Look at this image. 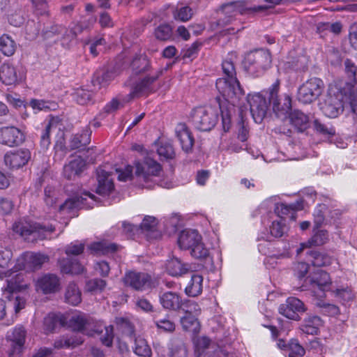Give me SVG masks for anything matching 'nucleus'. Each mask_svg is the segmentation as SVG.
Here are the masks:
<instances>
[{"mask_svg": "<svg viewBox=\"0 0 357 357\" xmlns=\"http://www.w3.org/2000/svg\"><path fill=\"white\" fill-rule=\"evenodd\" d=\"M303 208V202H298L290 206L284 204H275L272 199L263 202L259 211L264 216L263 222L265 224L267 218L266 232L259 234V238L272 239L280 238L288 231L287 219L295 220L296 211Z\"/></svg>", "mask_w": 357, "mask_h": 357, "instance_id": "obj_1", "label": "nucleus"}, {"mask_svg": "<svg viewBox=\"0 0 357 357\" xmlns=\"http://www.w3.org/2000/svg\"><path fill=\"white\" fill-rule=\"evenodd\" d=\"M216 88L222 98L228 102V107L219 98V105L222 113V122L225 131L230 129L231 116L234 111V106L243 95V91L236 77L231 79H218L216 82Z\"/></svg>", "mask_w": 357, "mask_h": 357, "instance_id": "obj_2", "label": "nucleus"}, {"mask_svg": "<svg viewBox=\"0 0 357 357\" xmlns=\"http://www.w3.org/2000/svg\"><path fill=\"white\" fill-rule=\"evenodd\" d=\"M349 96L342 83L331 84L325 100L320 104L321 109L326 116L335 118L343 112L344 102H349Z\"/></svg>", "mask_w": 357, "mask_h": 357, "instance_id": "obj_3", "label": "nucleus"}, {"mask_svg": "<svg viewBox=\"0 0 357 357\" xmlns=\"http://www.w3.org/2000/svg\"><path fill=\"white\" fill-rule=\"evenodd\" d=\"M183 121L192 124L202 131H208L216 124L217 109L211 106L199 107L190 109L183 116Z\"/></svg>", "mask_w": 357, "mask_h": 357, "instance_id": "obj_4", "label": "nucleus"}, {"mask_svg": "<svg viewBox=\"0 0 357 357\" xmlns=\"http://www.w3.org/2000/svg\"><path fill=\"white\" fill-rule=\"evenodd\" d=\"M84 243L78 241L72 242L65 247L66 257L58 260L60 270L66 274H80L84 271V267L75 257L84 252Z\"/></svg>", "mask_w": 357, "mask_h": 357, "instance_id": "obj_5", "label": "nucleus"}, {"mask_svg": "<svg viewBox=\"0 0 357 357\" xmlns=\"http://www.w3.org/2000/svg\"><path fill=\"white\" fill-rule=\"evenodd\" d=\"M13 229L25 240L34 241L47 238L48 235L54 231L55 228L52 225H42L34 222H20L15 223Z\"/></svg>", "mask_w": 357, "mask_h": 357, "instance_id": "obj_6", "label": "nucleus"}, {"mask_svg": "<svg viewBox=\"0 0 357 357\" xmlns=\"http://www.w3.org/2000/svg\"><path fill=\"white\" fill-rule=\"evenodd\" d=\"M271 61L268 51L262 49L256 50L245 55L243 65L250 74L258 77L271 67Z\"/></svg>", "mask_w": 357, "mask_h": 357, "instance_id": "obj_7", "label": "nucleus"}, {"mask_svg": "<svg viewBox=\"0 0 357 357\" xmlns=\"http://www.w3.org/2000/svg\"><path fill=\"white\" fill-rule=\"evenodd\" d=\"M158 75H149L144 78H139L137 80L132 82V78L128 81V84L130 86V92L128 94L123 101L125 102H130L135 98H139L149 94L156 91L155 82L157 80Z\"/></svg>", "mask_w": 357, "mask_h": 357, "instance_id": "obj_8", "label": "nucleus"}, {"mask_svg": "<svg viewBox=\"0 0 357 357\" xmlns=\"http://www.w3.org/2000/svg\"><path fill=\"white\" fill-rule=\"evenodd\" d=\"M324 88V84L321 79L312 77L298 88V98L305 104L311 103L322 93Z\"/></svg>", "mask_w": 357, "mask_h": 357, "instance_id": "obj_9", "label": "nucleus"}, {"mask_svg": "<svg viewBox=\"0 0 357 357\" xmlns=\"http://www.w3.org/2000/svg\"><path fill=\"white\" fill-rule=\"evenodd\" d=\"M279 82L277 80L273 85L268 97L269 104L272 102L273 109L275 114L282 119L287 118L291 108V99L289 95L278 96Z\"/></svg>", "mask_w": 357, "mask_h": 357, "instance_id": "obj_10", "label": "nucleus"}, {"mask_svg": "<svg viewBox=\"0 0 357 357\" xmlns=\"http://www.w3.org/2000/svg\"><path fill=\"white\" fill-rule=\"evenodd\" d=\"M69 326L73 331H81L90 336L102 333V328L91 317L83 313L72 316L69 319Z\"/></svg>", "mask_w": 357, "mask_h": 357, "instance_id": "obj_11", "label": "nucleus"}, {"mask_svg": "<svg viewBox=\"0 0 357 357\" xmlns=\"http://www.w3.org/2000/svg\"><path fill=\"white\" fill-rule=\"evenodd\" d=\"M18 266L17 264L15 266L5 271H0V279L6 278V286L3 287L4 294H11L14 292L21 291L28 287V284L24 281V275L22 273H17L21 269L16 268Z\"/></svg>", "mask_w": 357, "mask_h": 357, "instance_id": "obj_12", "label": "nucleus"}, {"mask_svg": "<svg viewBox=\"0 0 357 357\" xmlns=\"http://www.w3.org/2000/svg\"><path fill=\"white\" fill-rule=\"evenodd\" d=\"M345 73L351 79V82L342 84V89H345L346 91L349 93V104L355 112L357 111V66L351 60L347 59L344 61Z\"/></svg>", "mask_w": 357, "mask_h": 357, "instance_id": "obj_13", "label": "nucleus"}, {"mask_svg": "<svg viewBox=\"0 0 357 357\" xmlns=\"http://www.w3.org/2000/svg\"><path fill=\"white\" fill-rule=\"evenodd\" d=\"M262 6H252L248 1H236L224 5L222 8L225 15L223 24L229 23L237 14L246 15L263 10Z\"/></svg>", "mask_w": 357, "mask_h": 357, "instance_id": "obj_14", "label": "nucleus"}, {"mask_svg": "<svg viewBox=\"0 0 357 357\" xmlns=\"http://www.w3.org/2000/svg\"><path fill=\"white\" fill-rule=\"evenodd\" d=\"M26 73L21 66L4 63L0 66V79L6 85H16L24 81Z\"/></svg>", "mask_w": 357, "mask_h": 357, "instance_id": "obj_15", "label": "nucleus"}, {"mask_svg": "<svg viewBox=\"0 0 357 357\" xmlns=\"http://www.w3.org/2000/svg\"><path fill=\"white\" fill-rule=\"evenodd\" d=\"M310 282L312 292L318 298L324 297L326 291H332L334 288L330 275L323 271L310 276Z\"/></svg>", "mask_w": 357, "mask_h": 357, "instance_id": "obj_16", "label": "nucleus"}, {"mask_svg": "<svg viewBox=\"0 0 357 357\" xmlns=\"http://www.w3.org/2000/svg\"><path fill=\"white\" fill-rule=\"evenodd\" d=\"M248 102L250 107V113L254 121L259 123L266 116L269 107V101L261 93L249 94Z\"/></svg>", "mask_w": 357, "mask_h": 357, "instance_id": "obj_17", "label": "nucleus"}, {"mask_svg": "<svg viewBox=\"0 0 357 357\" xmlns=\"http://www.w3.org/2000/svg\"><path fill=\"white\" fill-rule=\"evenodd\" d=\"M49 261V257L41 253L26 252L17 261V268L33 271L40 269L42 266Z\"/></svg>", "mask_w": 357, "mask_h": 357, "instance_id": "obj_18", "label": "nucleus"}, {"mask_svg": "<svg viewBox=\"0 0 357 357\" xmlns=\"http://www.w3.org/2000/svg\"><path fill=\"white\" fill-rule=\"evenodd\" d=\"M31 158V153L28 149H20L10 151L4 155L6 166L11 169H19L24 166Z\"/></svg>", "mask_w": 357, "mask_h": 357, "instance_id": "obj_19", "label": "nucleus"}, {"mask_svg": "<svg viewBox=\"0 0 357 357\" xmlns=\"http://www.w3.org/2000/svg\"><path fill=\"white\" fill-rule=\"evenodd\" d=\"M280 312L287 318L293 320L299 319L298 313L304 312L305 307L303 303L297 298H288L284 304L280 307Z\"/></svg>", "mask_w": 357, "mask_h": 357, "instance_id": "obj_20", "label": "nucleus"}, {"mask_svg": "<svg viewBox=\"0 0 357 357\" xmlns=\"http://www.w3.org/2000/svg\"><path fill=\"white\" fill-rule=\"evenodd\" d=\"M123 281L127 286L136 290H143L150 287L151 278L146 273L130 271L125 275Z\"/></svg>", "mask_w": 357, "mask_h": 357, "instance_id": "obj_21", "label": "nucleus"}, {"mask_svg": "<svg viewBox=\"0 0 357 357\" xmlns=\"http://www.w3.org/2000/svg\"><path fill=\"white\" fill-rule=\"evenodd\" d=\"M24 141V133L18 128L4 127L0 129V143L9 146H18Z\"/></svg>", "mask_w": 357, "mask_h": 357, "instance_id": "obj_22", "label": "nucleus"}, {"mask_svg": "<svg viewBox=\"0 0 357 357\" xmlns=\"http://www.w3.org/2000/svg\"><path fill=\"white\" fill-rule=\"evenodd\" d=\"M183 278L188 280L185 287V293L187 296L197 297L202 293L204 278L202 274L192 272Z\"/></svg>", "mask_w": 357, "mask_h": 357, "instance_id": "obj_23", "label": "nucleus"}, {"mask_svg": "<svg viewBox=\"0 0 357 357\" xmlns=\"http://www.w3.org/2000/svg\"><path fill=\"white\" fill-rule=\"evenodd\" d=\"M37 290L44 294L55 293L60 289V281L55 274L48 273L40 278L36 283Z\"/></svg>", "mask_w": 357, "mask_h": 357, "instance_id": "obj_24", "label": "nucleus"}, {"mask_svg": "<svg viewBox=\"0 0 357 357\" xmlns=\"http://www.w3.org/2000/svg\"><path fill=\"white\" fill-rule=\"evenodd\" d=\"M86 161L81 157H77L63 167V176L68 180H75L86 167Z\"/></svg>", "mask_w": 357, "mask_h": 357, "instance_id": "obj_25", "label": "nucleus"}, {"mask_svg": "<svg viewBox=\"0 0 357 357\" xmlns=\"http://www.w3.org/2000/svg\"><path fill=\"white\" fill-rule=\"evenodd\" d=\"M200 240L202 236L197 230L184 229L180 231V250L190 251Z\"/></svg>", "mask_w": 357, "mask_h": 357, "instance_id": "obj_26", "label": "nucleus"}, {"mask_svg": "<svg viewBox=\"0 0 357 357\" xmlns=\"http://www.w3.org/2000/svg\"><path fill=\"white\" fill-rule=\"evenodd\" d=\"M110 174L105 170L99 168L97 169V179L98 185L96 192L100 195H107L114 188L112 179L109 178Z\"/></svg>", "mask_w": 357, "mask_h": 357, "instance_id": "obj_27", "label": "nucleus"}, {"mask_svg": "<svg viewBox=\"0 0 357 357\" xmlns=\"http://www.w3.org/2000/svg\"><path fill=\"white\" fill-rule=\"evenodd\" d=\"M84 341L81 335H65L55 340L54 347L56 349L75 348L81 345Z\"/></svg>", "mask_w": 357, "mask_h": 357, "instance_id": "obj_28", "label": "nucleus"}, {"mask_svg": "<svg viewBox=\"0 0 357 357\" xmlns=\"http://www.w3.org/2000/svg\"><path fill=\"white\" fill-rule=\"evenodd\" d=\"M189 252L190 256L197 260L208 264L213 262L210 248L203 242V239L200 240Z\"/></svg>", "mask_w": 357, "mask_h": 357, "instance_id": "obj_29", "label": "nucleus"}, {"mask_svg": "<svg viewBox=\"0 0 357 357\" xmlns=\"http://www.w3.org/2000/svg\"><path fill=\"white\" fill-rule=\"evenodd\" d=\"M318 228L314 226L313 236L307 243L301 244V248L297 250L298 254L305 248L312 245H322L328 241L329 236L328 231L324 229H318Z\"/></svg>", "mask_w": 357, "mask_h": 357, "instance_id": "obj_30", "label": "nucleus"}, {"mask_svg": "<svg viewBox=\"0 0 357 357\" xmlns=\"http://www.w3.org/2000/svg\"><path fill=\"white\" fill-rule=\"evenodd\" d=\"M25 331L22 327H17L11 332H8L7 338L12 342L11 346L13 347L12 354L15 352H20L25 340Z\"/></svg>", "mask_w": 357, "mask_h": 357, "instance_id": "obj_31", "label": "nucleus"}, {"mask_svg": "<svg viewBox=\"0 0 357 357\" xmlns=\"http://www.w3.org/2000/svg\"><path fill=\"white\" fill-rule=\"evenodd\" d=\"M194 142V137L186 123L185 121L180 123V145H181L182 149L185 153L190 152L192 149Z\"/></svg>", "mask_w": 357, "mask_h": 357, "instance_id": "obj_32", "label": "nucleus"}, {"mask_svg": "<svg viewBox=\"0 0 357 357\" xmlns=\"http://www.w3.org/2000/svg\"><path fill=\"white\" fill-rule=\"evenodd\" d=\"M258 239L263 240L262 242L259 243L258 249H259V251L261 254L266 256L265 261H264L265 264L267 265L269 264L270 266H272L273 267V265L274 259H279L280 258L284 257V255L283 254L277 255L271 251V247L272 245V244L271 243V239L260 238L259 237H258Z\"/></svg>", "mask_w": 357, "mask_h": 357, "instance_id": "obj_33", "label": "nucleus"}, {"mask_svg": "<svg viewBox=\"0 0 357 357\" xmlns=\"http://www.w3.org/2000/svg\"><path fill=\"white\" fill-rule=\"evenodd\" d=\"M132 347L134 353L139 357H151L152 351L146 340L143 337L134 335Z\"/></svg>", "mask_w": 357, "mask_h": 357, "instance_id": "obj_34", "label": "nucleus"}, {"mask_svg": "<svg viewBox=\"0 0 357 357\" xmlns=\"http://www.w3.org/2000/svg\"><path fill=\"white\" fill-rule=\"evenodd\" d=\"M136 174H144V169L149 168V174L154 176H158L162 168L160 165L151 158H146L143 162L135 163Z\"/></svg>", "mask_w": 357, "mask_h": 357, "instance_id": "obj_35", "label": "nucleus"}, {"mask_svg": "<svg viewBox=\"0 0 357 357\" xmlns=\"http://www.w3.org/2000/svg\"><path fill=\"white\" fill-rule=\"evenodd\" d=\"M91 253L96 255H107L117 250L118 245L105 241L93 242L89 245Z\"/></svg>", "mask_w": 357, "mask_h": 357, "instance_id": "obj_36", "label": "nucleus"}, {"mask_svg": "<svg viewBox=\"0 0 357 357\" xmlns=\"http://www.w3.org/2000/svg\"><path fill=\"white\" fill-rule=\"evenodd\" d=\"M322 325L323 321L319 317L310 316L304 320L301 329L306 334L317 335Z\"/></svg>", "mask_w": 357, "mask_h": 357, "instance_id": "obj_37", "label": "nucleus"}, {"mask_svg": "<svg viewBox=\"0 0 357 357\" xmlns=\"http://www.w3.org/2000/svg\"><path fill=\"white\" fill-rule=\"evenodd\" d=\"M65 299L67 303L72 305H77L81 302V291L75 283L70 282L68 284Z\"/></svg>", "mask_w": 357, "mask_h": 357, "instance_id": "obj_38", "label": "nucleus"}, {"mask_svg": "<svg viewBox=\"0 0 357 357\" xmlns=\"http://www.w3.org/2000/svg\"><path fill=\"white\" fill-rule=\"evenodd\" d=\"M91 132L86 129L81 134H76L73 135L70 142V146L71 149H80L86 146L90 143L91 141Z\"/></svg>", "mask_w": 357, "mask_h": 357, "instance_id": "obj_39", "label": "nucleus"}, {"mask_svg": "<svg viewBox=\"0 0 357 357\" xmlns=\"http://www.w3.org/2000/svg\"><path fill=\"white\" fill-rule=\"evenodd\" d=\"M309 261L314 266H327L333 264L335 259L325 253L312 252L309 255Z\"/></svg>", "mask_w": 357, "mask_h": 357, "instance_id": "obj_40", "label": "nucleus"}, {"mask_svg": "<svg viewBox=\"0 0 357 357\" xmlns=\"http://www.w3.org/2000/svg\"><path fill=\"white\" fill-rule=\"evenodd\" d=\"M114 78V73L112 71H98L95 73L92 83L93 86L99 88L105 87Z\"/></svg>", "mask_w": 357, "mask_h": 357, "instance_id": "obj_41", "label": "nucleus"}, {"mask_svg": "<svg viewBox=\"0 0 357 357\" xmlns=\"http://www.w3.org/2000/svg\"><path fill=\"white\" fill-rule=\"evenodd\" d=\"M157 225L158 221L154 217L146 216L142 222L140 228L143 232L147 233V235L151 234V238H156L158 236Z\"/></svg>", "mask_w": 357, "mask_h": 357, "instance_id": "obj_42", "label": "nucleus"}, {"mask_svg": "<svg viewBox=\"0 0 357 357\" xmlns=\"http://www.w3.org/2000/svg\"><path fill=\"white\" fill-rule=\"evenodd\" d=\"M287 117H289L290 123L300 130L304 129L308 122L307 116L298 110L289 112Z\"/></svg>", "mask_w": 357, "mask_h": 357, "instance_id": "obj_43", "label": "nucleus"}, {"mask_svg": "<svg viewBox=\"0 0 357 357\" xmlns=\"http://www.w3.org/2000/svg\"><path fill=\"white\" fill-rule=\"evenodd\" d=\"M85 200L86 198L82 196H75L68 199L59 206V211L70 212L75 208H81L84 206Z\"/></svg>", "mask_w": 357, "mask_h": 357, "instance_id": "obj_44", "label": "nucleus"}, {"mask_svg": "<svg viewBox=\"0 0 357 357\" xmlns=\"http://www.w3.org/2000/svg\"><path fill=\"white\" fill-rule=\"evenodd\" d=\"M0 51L6 56H11L15 51V41L6 34L0 37Z\"/></svg>", "mask_w": 357, "mask_h": 357, "instance_id": "obj_45", "label": "nucleus"}, {"mask_svg": "<svg viewBox=\"0 0 357 357\" xmlns=\"http://www.w3.org/2000/svg\"><path fill=\"white\" fill-rule=\"evenodd\" d=\"M332 293L343 304L352 301L354 297L352 290L348 287L333 288Z\"/></svg>", "mask_w": 357, "mask_h": 357, "instance_id": "obj_46", "label": "nucleus"}, {"mask_svg": "<svg viewBox=\"0 0 357 357\" xmlns=\"http://www.w3.org/2000/svg\"><path fill=\"white\" fill-rule=\"evenodd\" d=\"M43 325L46 333H52L58 326L63 325V321L61 317L54 314H49L45 317Z\"/></svg>", "mask_w": 357, "mask_h": 357, "instance_id": "obj_47", "label": "nucleus"}, {"mask_svg": "<svg viewBox=\"0 0 357 357\" xmlns=\"http://www.w3.org/2000/svg\"><path fill=\"white\" fill-rule=\"evenodd\" d=\"M160 302L166 309H175L178 307V296L172 291L166 292L160 297Z\"/></svg>", "mask_w": 357, "mask_h": 357, "instance_id": "obj_48", "label": "nucleus"}, {"mask_svg": "<svg viewBox=\"0 0 357 357\" xmlns=\"http://www.w3.org/2000/svg\"><path fill=\"white\" fill-rule=\"evenodd\" d=\"M73 100L79 105H84L92 100V92L84 89H77L72 94Z\"/></svg>", "mask_w": 357, "mask_h": 357, "instance_id": "obj_49", "label": "nucleus"}, {"mask_svg": "<svg viewBox=\"0 0 357 357\" xmlns=\"http://www.w3.org/2000/svg\"><path fill=\"white\" fill-rule=\"evenodd\" d=\"M131 67L135 74H140L149 70V62L146 56H140L132 60Z\"/></svg>", "mask_w": 357, "mask_h": 357, "instance_id": "obj_50", "label": "nucleus"}, {"mask_svg": "<svg viewBox=\"0 0 357 357\" xmlns=\"http://www.w3.org/2000/svg\"><path fill=\"white\" fill-rule=\"evenodd\" d=\"M196 317L195 315L183 317L181 322L183 329L194 333L198 332L199 324Z\"/></svg>", "mask_w": 357, "mask_h": 357, "instance_id": "obj_51", "label": "nucleus"}, {"mask_svg": "<svg viewBox=\"0 0 357 357\" xmlns=\"http://www.w3.org/2000/svg\"><path fill=\"white\" fill-rule=\"evenodd\" d=\"M154 34L155 38L158 40H169L172 36V28L167 24H160L155 29Z\"/></svg>", "mask_w": 357, "mask_h": 357, "instance_id": "obj_52", "label": "nucleus"}, {"mask_svg": "<svg viewBox=\"0 0 357 357\" xmlns=\"http://www.w3.org/2000/svg\"><path fill=\"white\" fill-rule=\"evenodd\" d=\"M117 326L121 332L128 336L132 337L134 335V326L130 321L123 317L116 319Z\"/></svg>", "mask_w": 357, "mask_h": 357, "instance_id": "obj_53", "label": "nucleus"}, {"mask_svg": "<svg viewBox=\"0 0 357 357\" xmlns=\"http://www.w3.org/2000/svg\"><path fill=\"white\" fill-rule=\"evenodd\" d=\"M288 347L289 348L287 351L289 352V357H294V356L301 357L303 356L305 353L304 348L298 343L296 340H291L290 342H289Z\"/></svg>", "mask_w": 357, "mask_h": 357, "instance_id": "obj_54", "label": "nucleus"}, {"mask_svg": "<svg viewBox=\"0 0 357 357\" xmlns=\"http://www.w3.org/2000/svg\"><path fill=\"white\" fill-rule=\"evenodd\" d=\"M157 153L165 159L172 158L174 155V149L169 143H160L157 148Z\"/></svg>", "mask_w": 357, "mask_h": 357, "instance_id": "obj_55", "label": "nucleus"}, {"mask_svg": "<svg viewBox=\"0 0 357 357\" xmlns=\"http://www.w3.org/2000/svg\"><path fill=\"white\" fill-rule=\"evenodd\" d=\"M327 208L325 204H319L314 212V223L316 227H319L324 223V213Z\"/></svg>", "mask_w": 357, "mask_h": 357, "instance_id": "obj_56", "label": "nucleus"}, {"mask_svg": "<svg viewBox=\"0 0 357 357\" xmlns=\"http://www.w3.org/2000/svg\"><path fill=\"white\" fill-rule=\"evenodd\" d=\"M106 286V282L104 280L96 278L87 282L86 284V290L89 291H102Z\"/></svg>", "mask_w": 357, "mask_h": 357, "instance_id": "obj_57", "label": "nucleus"}, {"mask_svg": "<svg viewBox=\"0 0 357 357\" xmlns=\"http://www.w3.org/2000/svg\"><path fill=\"white\" fill-rule=\"evenodd\" d=\"M52 128V123L49 122L45 127V129L42 131L40 135V146L43 149H47L50 144V130Z\"/></svg>", "mask_w": 357, "mask_h": 357, "instance_id": "obj_58", "label": "nucleus"}, {"mask_svg": "<svg viewBox=\"0 0 357 357\" xmlns=\"http://www.w3.org/2000/svg\"><path fill=\"white\" fill-rule=\"evenodd\" d=\"M317 305L321 307L322 312L328 316H336L340 312L338 307L333 304L324 303L320 301L317 303Z\"/></svg>", "mask_w": 357, "mask_h": 357, "instance_id": "obj_59", "label": "nucleus"}, {"mask_svg": "<svg viewBox=\"0 0 357 357\" xmlns=\"http://www.w3.org/2000/svg\"><path fill=\"white\" fill-rule=\"evenodd\" d=\"M309 269V266L306 263L298 262L294 264L293 267L294 273L296 277L299 280L303 279Z\"/></svg>", "mask_w": 357, "mask_h": 357, "instance_id": "obj_60", "label": "nucleus"}, {"mask_svg": "<svg viewBox=\"0 0 357 357\" xmlns=\"http://www.w3.org/2000/svg\"><path fill=\"white\" fill-rule=\"evenodd\" d=\"M223 73L225 75V77L222 79H231V77H236V70L234 66L231 61L225 60L222 64Z\"/></svg>", "mask_w": 357, "mask_h": 357, "instance_id": "obj_61", "label": "nucleus"}, {"mask_svg": "<svg viewBox=\"0 0 357 357\" xmlns=\"http://www.w3.org/2000/svg\"><path fill=\"white\" fill-rule=\"evenodd\" d=\"M13 253L10 250H0V267L8 268L11 261Z\"/></svg>", "mask_w": 357, "mask_h": 357, "instance_id": "obj_62", "label": "nucleus"}, {"mask_svg": "<svg viewBox=\"0 0 357 357\" xmlns=\"http://www.w3.org/2000/svg\"><path fill=\"white\" fill-rule=\"evenodd\" d=\"M105 333L100 337V340L103 344L110 347L112 344L114 338V329L112 326L104 327Z\"/></svg>", "mask_w": 357, "mask_h": 357, "instance_id": "obj_63", "label": "nucleus"}, {"mask_svg": "<svg viewBox=\"0 0 357 357\" xmlns=\"http://www.w3.org/2000/svg\"><path fill=\"white\" fill-rule=\"evenodd\" d=\"M178 260L177 258H172L167 261L165 268L167 273L172 276L178 275Z\"/></svg>", "mask_w": 357, "mask_h": 357, "instance_id": "obj_64", "label": "nucleus"}]
</instances>
